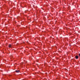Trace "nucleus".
Segmentation results:
<instances>
[{"mask_svg":"<svg viewBox=\"0 0 80 80\" xmlns=\"http://www.w3.org/2000/svg\"><path fill=\"white\" fill-rule=\"evenodd\" d=\"M15 72L16 73H19V72H20V71L19 70H16Z\"/></svg>","mask_w":80,"mask_h":80,"instance_id":"1","label":"nucleus"},{"mask_svg":"<svg viewBox=\"0 0 80 80\" xmlns=\"http://www.w3.org/2000/svg\"><path fill=\"white\" fill-rule=\"evenodd\" d=\"M75 58L76 59H78V56H76L75 57Z\"/></svg>","mask_w":80,"mask_h":80,"instance_id":"2","label":"nucleus"},{"mask_svg":"<svg viewBox=\"0 0 80 80\" xmlns=\"http://www.w3.org/2000/svg\"><path fill=\"white\" fill-rule=\"evenodd\" d=\"M79 56L80 57V53L79 54Z\"/></svg>","mask_w":80,"mask_h":80,"instance_id":"4","label":"nucleus"},{"mask_svg":"<svg viewBox=\"0 0 80 80\" xmlns=\"http://www.w3.org/2000/svg\"><path fill=\"white\" fill-rule=\"evenodd\" d=\"M8 47L9 48H11L12 47V45L11 44H9Z\"/></svg>","mask_w":80,"mask_h":80,"instance_id":"3","label":"nucleus"}]
</instances>
